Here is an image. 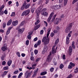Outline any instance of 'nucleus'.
<instances>
[{"label":"nucleus","mask_w":78,"mask_h":78,"mask_svg":"<svg viewBox=\"0 0 78 78\" xmlns=\"http://www.w3.org/2000/svg\"><path fill=\"white\" fill-rule=\"evenodd\" d=\"M42 9V6H40L38 7V9H37L36 11V12L37 13V15L38 14L39 12H40V11Z\"/></svg>","instance_id":"10"},{"label":"nucleus","mask_w":78,"mask_h":78,"mask_svg":"<svg viewBox=\"0 0 78 78\" xmlns=\"http://www.w3.org/2000/svg\"><path fill=\"white\" fill-rule=\"evenodd\" d=\"M2 66H5V64H6V62H5V61H3L2 62Z\"/></svg>","instance_id":"47"},{"label":"nucleus","mask_w":78,"mask_h":78,"mask_svg":"<svg viewBox=\"0 0 78 78\" xmlns=\"http://www.w3.org/2000/svg\"><path fill=\"white\" fill-rule=\"evenodd\" d=\"M62 58L63 59H66V55H63Z\"/></svg>","instance_id":"60"},{"label":"nucleus","mask_w":78,"mask_h":78,"mask_svg":"<svg viewBox=\"0 0 78 78\" xmlns=\"http://www.w3.org/2000/svg\"><path fill=\"white\" fill-rule=\"evenodd\" d=\"M44 23H45V24H46V27H47V26H48V24H47V22L44 21Z\"/></svg>","instance_id":"61"},{"label":"nucleus","mask_w":78,"mask_h":78,"mask_svg":"<svg viewBox=\"0 0 78 78\" xmlns=\"http://www.w3.org/2000/svg\"><path fill=\"white\" fill-rule=\"evenodd\" d=\"M50 33V30H49L47 34V36H45L43 37L42 39V42H44V45H47L49 43L50 41V39L48 37L49 36V34Z\"/></svg>","instance_id":"1"},{"label":"nucleus","mask_w":78,"mask_h":78,"mask_svg":"<svg viewBox=\"0 0 78 78\" xmlns=\"http://www.w3.org/2000/svg\"><path fill=\"white\" fill-rule=\"evenodd\" d=\"M4 58L5 57L4 56V55H2V56L1 57V59L2 61H3V60H4Z\"/></svg>","instance_id":"51"},{"label":"nucleus","mask_w":78,"mask_h":78,"mask_svg":"<svg viewBox=\"0 0 78 78\" xmlns=\"http://www.w3.org/2000/svg\"><path fill=\"white\" fill-rule=\"evenodd\" d=\"M38 53V51L36 49L34 51V53L35 55H37Z\"/></svg>","instance_id":"36"},{"label":"nucleus","mask_w":78,"mask_h":78,"mask_svg":"<svg viewBox=\"0 0 78 78\" xmlns=\"http://www.w3.org/2000/svg\"><path fill=\"white\" fill-rule=\"evenodd\" d=\"M51 55V53L50 52V54L48 56V58L47 59V61L48 62H50L51 61V58H50V55Z\"/></svg>","instance_id":"14"},{"label":"nucleus","mask_w":78,"mask_h":78,"mask_svg":"<svg viewBox=\"0 0 78 78\" xmlns=\"http://www.w3.org/2000/svg\"><path fill=\"white\" fill-rule=\"evenodd\" d=\"M31 75V74L29 73V72L28 71H26V73H25V76L26 78H29L30 76V75Z\"/></svg>","instance_id":"7"},{"label":"nucleus","mask_w":78,"mask_h":78,"mask_svg":"<svg viewBox=\"0 0 78 78\" xmlns=\"http://www.w3.org/2000/svg\"><path fill=\"white\" fill-rule=\"evenodd\" d=\"M69 39H70V38L69 37L67 36L66 37V42L67 44H69V42L70 41Z\"/></svg>","instance_id":"21"},{"label":"nucleus","mask_w":78,"mask_h":78,"mask_svg":"<svg viewBox=\"0 0 78 78\" xmlns=\"http://www.w3.org/2000/svg\"><path fill=\"white\" fill-rule=\"evenodd\" d=\"M72 76V75L70 74L66 78H71Z\"/></svg>","instance_id":"54"},{"label":"nucleus","mask_w":78,"mask_h":78,"mask_svg":"<svg viewBox=\"0 0 78 78\" xmlns=\"http://www.w3.org/2000/svg\"><path fill=\"white\" fill-rule=\"evenodd\" d=\"M27 38L29 39H31V36H30V35H28L27 36Z\"/></svg>","instance_id":"56"},{"label":"nucleus","mask_w":78,"mask_h":78,"mask_svg":"<svg viewBox=\"0 0 78 78\" xmlns=\"http://www.w3.org/2000/svg\"><path fill=\"white\" fill-rule=\"evenodd\" d=\"M16 54L17 56H18V57H20V52H17L16 53Z\"/></svg>","instance_id":"38"},{"label":"nucleus","mask_w":78,"mask_h":78,"mask_svg":"<svg viewBox=\"0 0 78 78\" xmlns=\"http://www.w3.org/2000/svg\"><path fill=\"white\" fill-rule=\"evenodd\" d=\"M8 71H5L3 74L2 75V77H4L5 75H6V74L8 73Z\"/></svg>","instance_id":"22"},{"label":"nucleus","mask_w":78,"mask_h":78,"mask_svg":"<svg viewBox=\"0 0 78 78\" xmlns=\"http://www.w3.org/2000/svg\"><path fill=\"white\" fill-rule=\"evenodd\" d=\"M11 28H12V27H9L8 28L6 32V35H7V36L9 34V33H10V31L11 30Z\"/></svg>","instance_id":"17"},{"label":"nucleus","mask_w":78,"mask_h":78,"mask_svg":"<svg viewBox=\"0 0 78 78\" xmlns=\"http://www.w3.org/2000/svg\"><path fill=\"white\" fill-rule=\"evenodd\" d=\"M2 50L3 51H5V50H7V46L6 45V44H4L3 46V47H2Z\"/></svg>","instance_id":"9"},{"label":"nucleus","mask_w":78,"mask_h":78,"mask_svg":"<svg viewBox=\"0 0 78 78\" xmlns=\"http://www.w3.org/2000/svg\"><path fill=\"white\" fill-rule=\"evenodd\" d=\"M5 8V5H2V6L0 8V15L2 16L4 14V11L3 10V9Z\"/></svg>","instance_id":"4"},{"label":"nucleus","mask_w":78,"mask_h":78,"mask_svg":"<svg viewBox=\"0 0 78 78\" xmlns=\"http://www.w3.org/2000/svg\"><path fill=\"white\" fill-rule=\"evenodd\" d=\"M3 69L5 70H8V66H5L4 67Z\"/></svg>","instance_id":"42"},{"label":"nucleus","mask_w":78,"mask_h":78,"mask_svg":"<svg viewBox=\"0 0 78 78\" xmlns=\"http://www.w3.org/2000/svg\"><path fill=\"white\" fill-rule=\"evenodd\" d=\"M24 30H25V29L24 28H22L18 30V32L20 34H22V33H23Z\"/></svg>","instance_id":"16"},{"label":"nucleus","mask_w":78,"mask_h":78,"mask_svg":"<svg viewBox=\"0 0 78 78\" xmlns=\"http://www.w3.org/2000/svg\"><path fill=\"white\" fill-rule=\"evenodd\" d=\"M12 20L10 19L7 22V26H9L11 24V23H12Z\"/></svg>","instance_id":"18"},{"label":"nucleus","mask_w":78,"mask_h":78,"mask_svg":"<svg viewBox=\"0 0 78 78\" xmlns=\"http://www.w3.org/2000/svg\"><path fill=\"white\" fill-rule=\"evenodd\" d=\"M19 73V70L15 71L13 73L14 74H17Z\"/></svg>","instance_id":"43"},{"label":"nucleus","mask_w":78,"mask_h":78,"mask_svg":"<svg viewBox=\"0 0 78 78\" xmlns=\"http://www.w3.org/2000/svg\"><path fill=\"white\" fill-rule=\"evenodd\" d=\"M11 64H12V60H9L8 62H7V65L8 66H10L11 65Z\"/></svg>","instance_id":"20"},{"label":"nucleus","mask_w":78,"mask_h":78,"mask_svg":"<svg viewBox=\"0 0 78 78\" xmlns=\"http://www.w3.org/2000/svg\"><path fill=\"white\" fill-rule=\"evenodd\" d=\"M59 38H58L57 40L55 41V45H54V47H56V45L57 44H58V43L59 42Z\"/></svg>","instance_id":"23"},{"label":"nucleus","mask_w":78,"mask_h":78,"mask_svg":"<svg viewBox=\"0 0 78 78\" xmlns=\"http://www.w3.org/2000/svg\"><path fill=\"white\" fill-rule=\"evenodd\" d=\"M64 67V65L63 64H61L59 66V68L60 69H62Z\"/></svg>","instance_id":"30"},{"label":"nucleus","mask_w":78,"mask_h":78,"mask_svg":"<svg viewBox=\"0 0 78 78\" xmlns=\"http://www.w3.org/2000/svg\"><path fill=\"white\" fill-rule=\"evenodd\" d=\"M73 50V48H72V46H69V55H71Z\"/></svg>","instance_id":"11"},{"label":"nucleus","mask_w":78,"mask_h":78,"mask_svg":"<svg viewBox=\"0 0 78 78\" xmlns=\"http://www.w3.org/2000/svg\"><path fill=\"white\" fill-rule=\"evenodd\" d=\"M34 41H37V37H36L34 38Z\"/></svg>","instance_id":"63"},{"label":"nucleus","mask_w":78,"mask_h":78,"mask_svg":"<svg viewBox=\"0 0 78 78\" xmlns=\"http://www.w3.org/2000/svg\"><path fill=\"white\" fill-rule=\"evenodd\" d=\"M24 5L25 4H23V6H22V7H21V9L22 11H23V9H24L25 8V6H24Z\"/></svg>","instance_id":"31"},{"label":"nucleus","mask_w":78,"mask_h":78,"mask_svg":"<svg viewBox=\"0 0 78 78\" xmlns=\"http://www.w3.org/2000/svg\"><path fill=\"white\" fill-rule=\"evenodd\" d=\"M43 16H47L48 15V13L46 12H44L42 14Z\"/></svg>","instance_id":"26"},{"label":"nucleus","mask_w":78,"mask_h":78,"mask_svg":"<svg viewBox=\"0 0 78 78\" xmlns=\"http://www.w3.org/2000/svg\"><path fill=\"white\" fill-rule=\"evenodd\" d=\"M23 4H24V6L25 9H28L30 7V4H26V3H24Z\"/></svg>","instance_id":"15"},{"label":"nucleus","mask_w":78,"mask_h":78,"mask_svg":"<svg viewBox=\"0 0 78 78\" xmlns=\"http://www.w3.org/2000/svg\"><path fill=\"white\" fill-rule=\"evenodd\" d=\"M37 46H38V45L37 44H35V45H34V47L35 48H36V47H37Z\"/></svg>","instance_id":"64"},{"label":"nucleus","mask_w":78,"mask_h":78,"mask_svg":"<svg viewBox=\"0 0 78 78\" xmlns=\"http://www.w3.org/2000/svg\"><path fill=\"white\" fill-rule=\"evenodd\" d=\"M40 22V21L39 20H37V21L35 22V25H37V24H39Z\"/></svg>","instance_id":"35"},{"label":"nucleus","mask_w":78,"mask_h":78,"mask_svg":"<svg viewBox=\"0 0 78 78\" xmlns=\"http://www.w3.org/2000/svg\"><path fill=\"white\" fill-rule=\"evenodd\" d=\"M72 46L73 49H75V41H73L72 42Z\"/></svg>","instance_id":"25"},{"label":"nucleus","mask_w":78,"mask_h":78,"mask_svg":"<svg viewBox=\"0 0 78 78\" xmlns=\"http://www.w3.org/2000/svg\"><path fill=\"white\" fill-rule=\"evenodd\" d=\"M5 27H6V23L4 22L3 23V27L4 28H5Z\"/></svg>","instance_id":"39"},{"label":"nucleus","mask_w":78,"mask_h":78,"mask_svg":"<svg viewBox=\"0 0 78 78\" xmlns=\"http://www.w3.org/2000/svg\"><path fill=\"white\" fill-rule=\"evenodd\" d=\"M25 21H23L20 24V26H22L23 25H24L25 24Z\"/></svg>","instance_id":"33"},{"label":"nucleus","mask_w":78,"mask_h":78,"mask_svg":"<svg viewBox=\"0 0 78 78\" xmlns=\"http://www.w3.org/2000/svg\"><path fill=\"white\" fill-rule=\"evenodd\" d=\"M0 33H4V30L2 29L0 30Z\"/></svg>","instance_id":"59"},{"label":"nucleus","mask_w":78,"mask_h":78,"mask_svg":"<svg viewBox=\"0 0 78 78\" xmlns=\"http://www.w3.org/2000/svg\"><path fill=\"white\" fill-rule=\"evenodd\" d=\"M47 72L44 71V72L41 73V75H46V74H47Z\"/></svg>","instance_id":"28"},{"label":"nucleus","mask_w":78,"mask_h":78,"mask_svg":"<svg viewBox=\"0 0 78 78\" xmlns=\"http://www.w3.org/2000/svg\"><path fill=\"white\" fill-rule=\"evenodd\" d=\"M34 9H31V11L32 13H34Z\"/></svg>","instance_id":"57"},{"label":"nucleus","mask_w":78,"mask_h":78,"mask_svg":"<svg viewBox=\"0 0 78 78\" xmlns=\"http://www.w3.org/2000/svg\"><path fill=\"white\" fill-rule=\"evenodd\" d=\"M55 47H56V46H54L52 47L51 51L52 54H55L56 52V50H57V48H58V47H56L55 49Z\"/></svg>","instance_id":"5"},{"label":"nucleus","mask_w":78,"mask_h":78,"mask_svg":"<svg viewBox=\"0 0 78 78\" xmlns=\"http://www.w3.org/2000/svg\"><path fill=\"white\" fill-rule=\"evenodd\" d=\"M54 15V12H52L51 13V14H50L48 19V23H50V20L51 19V18H52V17H53V16Z\"/></svg>","instance_id":"6"},{"label":"nucleus","mask_w":78,"mask_h":78,"mask_svg":"<svg viewBox=\"0 0 78 78\" xmlns=\"http://www.w3.org/2000/svg\"><path fill=\"white\" fill-rule=\"evenodd\" d=\"M40 59H41V58H37L36 60V62H37L39 61V60H40Z\"/></svg>","instance_id":"58"},{"label":"nucleus","mask_w":78,"mask_h":78,"mask_svg":"<svg viewBox=\"0 0 78 78\" xmlns=\"http://www.w3.org/2000/svg\"><path fill=\"white\" fill-rule=\"evenodd\" d=\"M68 0H64V6H66L67 4V2Z\"/></svg>","instance_id":"27"},{"label":"nucleus","mask_w":78,"mask_h":78,"mask_svg":"<svg viewBox=\"0 0 78 78\" xmlns=\"http://www.w3.org/2000/svg\"><path fill=\"white\" fill-rule=\"evenodd\" d=\"M43 2V0H40L39 2V3L40 4L42 3Z\"/></svg>","instance_id":"62"},{"label":"nucleus","mask_w":78,"mask_h":78,"mask_svg":"<svg viewBox=\"0 0 78 78\" xmlns=\"http://www.w3.org/2000/svg\"><path fill=\"white\" fill-rule=\"evenodd\" d=\"M26 44L27 45H28L29 44V41L27 40L26 42Z\"/></svg>","instance_id":"45"},{"label":"nucleus","mask_w":78,"mask_h":78,"mask_svg":"<svg viewBox=\"0 0 78 78\" xmlns=\"http://www.w3.org/2000/svg\"><path fill=\"white\" fill-rule=\"evenodd\" d=\"M77 1H78V0H73V4H74L75 3H76V2Z\"/></svg>","instance_id":"50"},{"label":"nucleus","mask_w":78,"mask_h":78,"mask_svg":"<svg viewBox=\"0 0 78 78\" xmlns=\"http://www.w3.org/2000/svg\"><path fill=\"white\" fill-rule=\"evenodd\" d=\"M56 19V21L54 22L55 24H58V23H59V22H61V20H62V19H61V18H57Z\"/></svg>","instance_id":"12"},{"label":"nucleus","mask_w":78,"mask_h":78,"mask_svg":"<svg viewBox=\"0 0 78 78\" xmlns=\"http://www.w3.org/2000/svg\"><path fill=\"white\" fill-rule=\"evenodd\" d=\"M56 17V14L54 15L53 17L52 20H51V22H53L54 21V20L55 19V18Z\"/></svg>","instance_id":"24"},{"label":"nucleus","mask_w":78,"mask_h":78,"mask_svg":"<svg viewBox=\"0 0 78 78\" xmlns=\"http://www.w3.org/2000/svg\"><path fill=\"white\" fill-rule=\"evenodd\" d=\"M41 26V25L40 24H38L37 26H36L34 28V30H37L39 27Z\"/></svg>","instance_id":"19"},{"label":"nucleus","mask_w":78,"mask_h":78,"mask_svg":"<svg viewBox=\"0 0 78 78\" xmlns=\"http://www.w3.org/2000/svg\"><path fill=\"white\" fill-rule=\"evenodd\" d=\"M21 56L22 57H25V53H22Z\"/></svg>","instance_id":"53"},{"label":"nucleus","mask_w":78,"mask_h":78,"mask_svg":"<svg viewBox=\"0 0 78 78\" xmlns=\"http://www.w3.org/2000/svg\"><path fill=\"white\" fill-rule=\"evenodd\" d=\"M41 41L40 40L38 42H37V44L38 45H40V44H41Z\"/></svg>","instance_id":"49"},{"label":"nucleus","mask_w":78,"mask_h":78,"mask_svg":"<svg viewBox=\"0 0 78 78\" xmlns=\"http://www.w3.org/2000/svg\"><path fill=\"white\" fill-rule=\"evenodd\" d=\"M53 9H54L55 10H57V9H58L57 8V5L54 6L53 7Z\"/></svg>","instance_id":"40"},{"label":"nucleus","mask_w":78,"mask_h":78,"mask_svg":"<svg viewBox=\"0 0 78 78\" xmlns=\"http://www.w3.org/2000/svg\"><path fill=\"white\" fill-rule=\"evenodd\" d=\"M57 9H61V5H57Z\"/></svg>","instance_id":"41"},{"label":"nucleus","mask_w":78,"mask_h":78,"mask_svg":"<svg viewBox=\"0 0 78 78\" xmlns=\"http://www.w3.org/2000/svg\"><path fill=\"white\" fill-rule=\"evenodd\" d=\"M4 13L5 14H8V10L7 9H5L4 12Z\"/></svg>","instance_id":"37"},{"label":"nucleus","mask_w":78,"mask_h":78,"mask_svg":"<svg viewBox=\"0 0 78 78\" xmlns=\"http://www.w3.org/2000/svg\"><path fill=\"white\" fill-rule=\"evenodd\" d=\"M12 25L13 26H17L18 25V21L16 20L13 21L12 22Z\"/></svg>","instance_id":"13"},{"label":"nucleus","mask_w":78,"mask_h":78,"mask_svg":"<svg viewBox=\"0 0 78 78\" xmlns=\"http://www.w3.org/2000/svg\"><path fill=\"white\" fill-rule=\"evenodd\" d=\"M54 70H55V69L53 67L51 68L50 69V72H53L54 71Z\"/></svg>","instance_id":"34"},{"label":"nucleus","mask_w":78,"mask_h":78,"mask_svg":"<svg viewBox=\"0 0 78 78\" xmlns=\"http://www.w3.org/2000/svg\"><path fill=\"white\" fill-rule=\"evenodd\" d=\"M16 6H17V7H18V6H19V2H16Z\"/></svg>","instance_id":"52"},{"label":"nucleus","mask_w":78,"mask_h":78,"mask_svg":"<svg viewBox=\"0 0 78 78\" xmlns=\"http://www.w3.org/2000/svg\"><path fill=\"white\" fill-rule=\"evenodd\" d=\"M70 64L72 67H75V64L73 63L72 62H70Z\"/></svg>","instance_id":"29"},{"label":"nucleus","mask_w":78,"mask_h":78,"mask_svg":"<svg viewBox=\"0 0 78 78\" xmlns=\"http://www.w3.org/2000/svg\"><path fill=\"white\" fill-rule=\"evenodd\" d=\"M30 12V9H28L24 11L21 14L22 16H27L28 14H29Z\"/></svg>","instance_id":"3"},{"label":"nucleus","mask_w":78,"mask_h":78,"mask_svg":"<svg viewBox=\"0 0 78 78\" xmlns=\"http://www.w3.org/2000/svg\"><path fill=\"white\" fill-rule=\"evenodd\" d=\"M50 35L51 37H53L55 35V34L53 33H51Z\"/></svg>","instance_id":"48"},{"label":"nucleus","mask_w":78,"mask_h":78,"mask_svg":"<svg viewBox=\"0 0 78 78\" xmlns=\"http://www.w3.org/2000/svg\"><path fill=\"white\" fill-rule=\"evenodd\" d=\"M72 27V23H71L68 26L67 28L66 29L65 31L66 33H68L70 31V30Z\"/></svg>","instance_id":"2"},{"label":"nucleus","mask_w":78,"mask_h":78,"mask_svg":"<svg viewBox=\"0 0 78 78\" xmlns=\"http://www.w3.org/2000/svg\"><path fill=\"white\" fill-rule=\"evenodd\" d=\"M43 33H44V30H41L40 31V34H43Z\"/></svg>","instance_id":"55"},{"label":"nucleus","mask_w":78,"mask_h":78,"mask_svg":"<svg viewBox=\"0 0 78 78\" xmlns=\"http://www.w3.org/2000/svg\"><path fill=\"white\" fill-rule=\"evenodd\" d=\"M68 68L69 69H72V66L70 65H69L68 67Z\"/></svg>","instance_id":"46"},{"label":"nucleus","mask_w":78,"mask_h":78,"mask_svg":"<svg viewBox=\"0 0 78 78\" xmlns=\"http://www.w3.org/2000/svg\"><path fill=\"white\" fill-rule=\"evenodd\" d=\"M48 49V47H47V45L44 46L43 50L42 51V54H44L45 53H46V52H47V51Z\"/></svg>","instance_id":"8"},{"label":"nucleus","mask_w":78,"mask_h":78,"mask_svg":"<svg viewBox=\"0 0 78 78\" xmlns=\"http://www.w3.org/2000/svg\"><path fill=\"white\" fill-rule=\"evenodd\" d=\"M15 16V12H12V14L11 15V17L14 16Z\"/></svg>","instance_id":"44"},{"label":"nucleus","mask_w":78,"mask_h":78,"mask_svg":"<svg viewBox=\"0 0 78 78\" xmlns=\"http://www.w3.org/2000/svg\"><path fill=\"white\" fill-rule=\"evenodd\" d=\"M39 70V68H37V69H35L34 72V73H35L37 74V72H38V71Z\"/></svg>","instance_id":"32"}]
</instances>
